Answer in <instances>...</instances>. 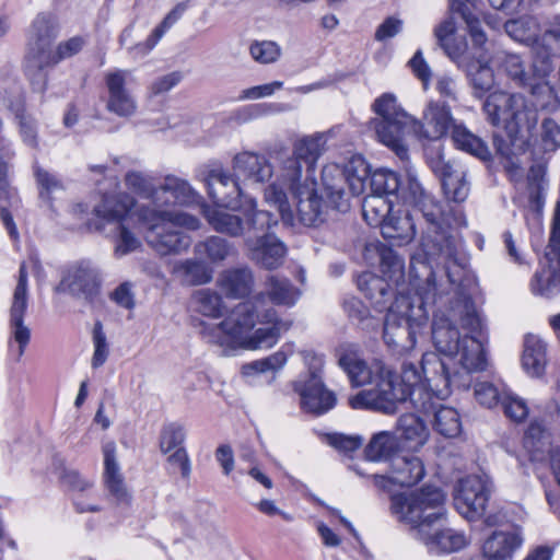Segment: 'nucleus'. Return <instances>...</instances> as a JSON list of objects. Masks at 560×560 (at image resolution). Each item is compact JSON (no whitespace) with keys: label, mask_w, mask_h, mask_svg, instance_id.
<instances>
[{"label":"nucleus","mask_w":560,"mask_h":560,"mask_svg":"<svg viewBox=\"0 0 560 560\" xmlns=\"http://www.w3.org/2000/svg\"><path fill=\"white\" fill-rule=\"evenodd\" d=\"M476 0H450V9L465 21L474 44L482 47L487 43V36L481 28L480 20L471 12Z\"/></svg>","instance_id":"45"},{"label":"nucleus","mask_w":560,"mask_h":560,"mask_svg":"<svg viewBox=\"0 0 560 560\" xmlns=\"http://www.w3.org/2000/svg\"><path fill=\"white\" fill-rule=\"evenodd\" d=\"M137 219L145 228L144 238L158 254H179L189 248L191 238L177 228L197 230L199 220L182 211H161L150 207L137 209Z\"/></svg>","instance_id":"9"},{"label":"nucleus","mask_w":560,"mask_h":560,"mask_svg":"<svg viewBox=\"0 0 560 560\" xmlns=\"http://www.w3.org/2000/svg\"><path fill=\"white\" fill-rule=\"evenodd\" d=\"M425 470L422 460L413 455H396L390 460L388 477L374 475L376 486L385 487V481L401 487H412L424 477Z\"/></svg>","instance_id":"25"},{"label":"nucleus","mask_w":560,"mask_h":560,"mask_svg":"<svg viewBox=\"0 0 560 560\" xmlns=\"http://www.w3.org/2000/svg\"><path fill=\"white\" fill-rule=\"evenodd\" d=\"M375 249L380 256V266L383 278L398 289L400 282L405 278L404 259L398 256L394 249L384 244L376 245Z\"/></svg>","instance_id":"43"},{"label":"nucleus","mask_w":560,"mask_h":560,"mask_svg":"<svg viewBox=\"0 0 560 560\" xmlns=\"http://www.w3.org/2000/svg\"><path fill=\"white\" fill-rule=\"evenodd\" d=\"M207 186L213 201L233 211H241L244 218L218 209L206 211L209 224L219 233L231 237H246L278 223L277 218L266 210H258L254 198L245 195L233 176L222 167H213L207 176Z\"/></svg>","instance_id":"5"},{"label":"nucleus","mask_w":560,"mask_h":560,"mask_svg":"<svg viewBox=\"0 0 560 560\" xmlns=\"http://www.w3.org/2000/svg\"><path fill=\"white\" fill-rule=\"evenodd\" d=\"M432 341L440 353L458 358L460 370L451 372V376L458 372L463 380H470V373L486 370L487 353L482 341L468 335L462 337L453 318L441 308L433 314Z\"/></svg>","instance_id":"10"},{"label":"nucleus","mask_w":560,"mask_h":560,"mask_svg":"<svg viewBox=\"0 0 560 560\" xmlns=\"http://www.w3.org/2000/svg\"><path fill=\"white\" fill-rule=\"evenodd\" d=\"M433 173L440 178L445 197L454 202H463L470 192L467 171L462 166L446 161L442 155L429 161Z\"/></svg>","instance_id":"21"},{"label":"nucleus","mask_w":560,"mask_h":560,"mask_svg":"<svg viewBox=\"0 0 560 560\" xmlns=\"http://www.w3.org/2000/svg\"><path fill=\"white\" fill-rule=\"evenodd\" d=\"M338 363L347 373L354 386L372 385L349 398L353 409H368L385 415H394L401 404L408 400L417 408L431 407L430 395L419 386L421 381L420 364L405 360L401 364V375L383 361L375 360L368 365L359 357L353 346L340 349Z\"/></svg>","instance_id":"2"},{"label":"nucleus","mask_w":560,"mask_h":560,"mask_svg":"<svg viewBox=\"0 0 560 560\" xmlns=\"http://www.w3.org/2000/svg\"><path fill=\"white\" fill-rule=\"evenodd\" d=\"M445 494L427 487L417 492L397 493L390 498V511L399 522L410 525L415 539L432 555L457 552L469 544L465 533L442 525Z\"/></svg>","instance_id":"3"},{"label":"nucleus","mask_w":560,"mask_h":560,"mask_svg":"<svg viewBox=\"0 0 560 560\" xmlns=\"http://www.w3.org/2000/svg\"><path fill=\"white\" fill-rule=\"evenodd\" d=\"M522 541L516 530L494 532L483 544V556L488 560H509Z\"/></svg>","instance_id":"35"},{"label":"nucleus","mask_w":560,"mask_h":560,"mask_svg":"<svg viewBox=\"0 0 560 560\" xmlns=\"http://www.w3.org/2000/svg\"><path fill=\"white\" fill-rule=\"evenodd\" d=\"M254 273L248 267L226 269L218 278V287L230 299L248 296L254 289Z\"/></svg>","instance_id":"30"},{"label":"nucleus","mask_w":560,"mask_h":560,"mask_svg":"<svg viewBox=\"0 0 560 560\" xmlns=\"http://www.w3.org/2000/svg\"><path fill=\"white\" fill-rule=\"evenodd\" d=\"M27 272L24 264H22L19 271L18 283L13 292L9 320L11 339L18 343L15 350L10 346L16 360L23 355L31 339V330L26 325H24V315L27 308Z\"/></svg>","instance_id":"18"},{"label":"nucleus","mask_w":560,"mask_h":560,"mask_svg":"<svg viewBox=\"0 0 560 560\" xmlns=\"http://www.w3.org/2000/svg\"><path fill=\"white\" fill-rule=\"evenodd\" d=\"M188 8L187 2L177 3L174 9L166 14L163 21L152 31L148 48H154L167 30L175 24Z\"/></svg>","instance_id":"61"},{"label":"nucleus","mask_w":560,"mask_h":560,"mask_svg":"<svg viewBox=\"0 0 560 560\" xmlns=\"http://www.w3.org/2000/svg\"><path fill=\"white\" fill-rule=\"evenodd\" d=\"M372 108L376 114L373 120L409 119V115L398 103L396 95L384 93L377 97ZM400 122V120H398Z\"/></svg>","instance_id":"53"},{"label":"nucleus","mask_w":560,"mask_h":560,"mask_svg":"<svg viewBox=\"0 0 560 560\" xmlns=\"http://www.w3.org/2000/svg\"><path fill=\"white\" fill-rule=\"evenodd\" d=\"M397 430L404 440L413 443V446H422L429 436V431L421 420L415 413H406L399 417Z\"/></svg>","instance_id":"49"},{"label":"nucleus","mask_w":560,"mask_h":560,"mask_svg":"<svg viewBox=\"0 0 560 560\" xmlns=\"http://www.w3.org/2000/svg\"><path fill=\"white\" fill-rule=\"evenodd\" d=\"M131 71L115 69L105 73L104 81L108 97L106 109L118 117L129 118L137 113L138 104L135 96L127 89Z\"/></svg>","instance_id":"20"},{"label":"nucleus","mask_w":560,"mask_h":560,"mask_svg":"<svg viewBox=\"0 0 560 560\" xmlns=\"http://www.w3.org/2000/svg\"><path fill=\"white\" fill-rule=\"evenodd\" d=\"M492 492V481L486 475H469L462 478L455 489L454 505L466 518L483 515Z\"/></svg>","instance_id":"16"},{"label":"nucleus","mask_w":560,"mask_h":560,"mask_svg":"<svg viewBox=\"0 0 560 560\" xmlns=\"http://www.w3.org/2000/svg\"><path fill=\"white\" fill-rule=\"evenodd\" d=\"M8 164L0 156V219L11 238L16 240L19 232L13 220V214L21 208V200L16 190L8 180Z\"/></svg>","instance_id":"28"},{"label":"nucleus","mask_w":560,"mask_h":560,"mask_svg":"<svg viewBox=\"0 0 560 560\" xmlns=\"http://www.w3.org/2000/svg\"><path fill=\"white\" fill-rule=\"evenodd\" d=\"M325 137L320 133L304 137L295 142L293 154L283 160L280 175L277 179H290V175L287 173V166L290 161L295 160L299 165V173L301 178L311 173L315 176V163L322 155L325 149Z\"/></svg>","instance_id":"23"},{"label":"nucleus","mask_w":560,"mask_h":560,"mask_svg":"<svg viewBox=\"0 0 560 560\" xmlns=\"http://www.w3.org/2000/svg\"><path fill=\"white\" fill-rule=\"evenodd\" d=\"M455 120L451 108L442 101H430L422 113V118H415V132L428 140H439L453 128Z\"/></svg>","instance_id":"22"},{"label":"nucleus","mask_w":560,"mask_h":560,"mask_svg":"<svg viewBox=\"0 0 560 560\" xmlns=\"http://www.w3.org/2000/svg\"><path fill=\"white\" fill-rule=\"evenodd\" d=\"M271 228L247 236L245 245L249 259L268 270L280 267L287 254L285 245L270 232Z\"/></svg>","instance_id":"19"},{"label":"nucleus","mask_w":560,"mask_h":560,"mask_svg":"<svg viewBox=\"0 0 560 560\" xmlns=\"http://www.w3.org/2000/svg\"><path fill=\"white\" fill-rule=\"evenodd\" d=\"M421 381L419 386L423 387L430 395L431 407L428 409L417 408L409 400L412 408L424 413H433L434 430L445 438H456L462 432V421L458 411L448 406L438 405L436 399L447 398L453 387L468 388L470 380H463L457 372L451 376V368L446 361L434 352H427L420 361Z\"/></svg>","instance_id":"7"},{"label":"nucleus","mask_w":560,"mask_h":560,"mask_svg":"<svg viewBox=\"0 0 560 560\" xmlns=\"http://www.w3.org/2000/svg\"><path fill=\"white\" fill-rule=\"evenodd\" d=\"M399 442L396 435L389 431H381L374 434L365 447V458L370 462L392 460L396 456Z\"/></svg>","instance_id":"40"},{"label":"nucleus","mask_w":560,"mask_h":560,"mask_svg":"<svg viewBox=\"0 0 560 560\" xmlns=\"http://www.w3.org/2000/svg\"><path fill=\"white\" fill-rule=\"evenodd\" d=\"M104 456L103 483L108 485L118 480H124L119 464L116 458V444L113 441L106 442L102 447Z\"/></svg>","instance_id":"58"},{"label":"nucleus","mask_w":560,"mask_h":560,"mask_svg":"<svg viewBox=\"0 0 560 560\" xmlns=\"http://www.w3.org/2000/svg\"><path fill=\"white\" fill-rule=\"evenodd\" d=\"M258 324L268 326L259 327L255 331L252 330L238 349L256 350L271 348L277 343L280 334L290 328V323L279 319L277 314L275 320L259 322Z\"/></svg>","instance_id":"33"},{"label":"nucleus","mask_w":560,"mask_h":560,"mask_svg":"<svg viewBox=\"0 0 560 560\" xmlns=\"http://www.w3.org/2000/svg\"><path fill=\"white\" fill-rule=\"evenodd\" d=\"M35 176L39 187V196L43 199L49 200L55 192L63 189L62 182L48 171L36 167Z\"/></svg>","instance_id":"64"},{"label":"nucleus","mask_w":560,"mask_h":560,"mask_svg":"<svg viewBox=\"0 0 560 560\" xmlns=\"http://www.w3.org/2000/svg\"><path fill=\"white\" fill-rule=\"evenodd\" d=\"M185 440V431L183 427L172 423L166 425L161 432L160 448L166 454L182 447Z\"/></svg>","instance_id":"63"},{"label":"nucleus","mask_w":560,"mask_h":560,"mask_svg":"<svg viewBox=\"0 0 560 560\" xmlns=\"http://www.w3.org/2000/svg\"><path fill=\"white\" fill-rule=\"evenodd\" d=\"M413 258L410 267V284L415 294L398 291L395 301L388 307L384 320L383 339L387 347L398 353L412 350L417 335L427 324L429 307L442 303L447 293L442 283L436 282V271L428 275L420 272Z\"/></svg>","instance_id":"4"},{"label":"nucleus","mask_w":560,"mask_h":560,"mask_svg":"<svg viewBox=\"0 0 560 560\" xmlns=\"http://www.w3.org/2000/svg\"><path fill=\"white\" fill-rule=\"evenodd\" d=\"M249 54L256 62L268 65L280 58L281 48L272 40H256L250 44Z\"/></svg>","instance_id":"59"},{"label":"nucleus","mask_w":560,"mask_h":560,"mask_svg":"<svg viewBox=\"0 0 560 560\" xmlns=\"http://www.w3.org/2000/svg\"><path fill=\"white\" fill-rule=\"evenodd\" d=\"M301 292L292 282L278 275H270L265 280L264 291L255 295V300L261 305L267 298L275 305L293 306L299 300Z\"/></svg>","instance_id":"31"},{"label":"nucleus","mask_w":560,"mask_h":560,"mask_svg":"<svg viewBox=\"0 0 560 560\" xmlns=\"http://www.w3.org/2000/svg\"><path fill=\"white\" fill-rule=\"evenodd\" d=\"M58 32L56 16L47 12L37 14L30 27L25 72L36 92H44L46 89L47 75L44 69L49 59L50 45Z\"/></svg>","instance_id":"14"},{"label":"nucleus","mask_w":560,"mask_h":560,"mask_svg":"<svg viewBox=\"0 0 560 560\" xmlns=\"http://www.w3.org/2000/svg\"><path fill=\"white\" fill-rule=\"evenodd\" d=\"M547 364L546 343L535 335H527L524 341L522 365L527 374L539 377Z\"/></svg>","instance_id":"37"},{"label":"nucleus","mask_w":560,"mask_h":560,"mask_svg":"<svg viewBox=\"0 0 560 560\" xmlns=\"http://www.w3.org/2000/svg\"><path fill=\"white\" fill-rule=\"evenodd\" d=\"M125 184L135 194L152 200L155 207H160V203L163 201L162 197L158 195L159 186H155L150 176L141 172H128L125 176Z\"/></svg>","instance_id":"51"},{"label":"nucleus","mask_w":560,"mask_h":560,"mask_svg":"<svg viewBox=\"0 0 560 560\" xmlns=\"http://www.w3.org/2000/svg\"><path fill=\"white\" fill-rule=\"evenodd\" d=\"M380 228L384 238L394 241L398 245L410 242L416 235L411 219L408 215H396L395 212Z\"/></svg>","instance_id":"46"},{"label":"nucleus","mask_w":560,"mask_h":560,"mask_svg":"<svg viewBox=\"0 0 560 560\" xmlns=\"http://www.w3.org/2000/svg\"><path fill=\"white\" fill-rule=\"evenodd\" d=\"M135 206V200L127 194H115L105 196L102 202L94 208V213L107 222H129L137 211L130 213L131 208Z\"/></svg>","instance_id":"32"},{"label":"nucleus","mask_w":560,"mask_h":560,"mask_svg":"<svg viewBox=\"0 0 560 560\" xmlns=\"http://www.w3.org/2000/svg\"><path fill=\"white\" fill-rule=\"evenodd\" d=\"M517 141L530 145L539 158L551 156L560 149V124L551 117H545L537 129L535 126L530 133Z\"/></svg>","instance_id":"27"},{"label":"nucleus","mask_w":560,"mask_h":560,"mask_svg":"<svg viewBox=\"0 0 560 560\" xmlns=\"http://www.w3.org/2000/svg\"><path fill=\"white\" fill-rule=\"evenodd\" d=\"M525 89L529 90L536 108L553 112L559 107V97L546 79L533 78Z\"/></svg>","instance_id":"50"},{"label":"nucleus","mask_w":560,"mask_h":560,"mask_svg":"<svg viewBox=\"0 0 560 560\" xmlns=\"http://www.w3.org/2000/svg\"><path fill=\"white\" fill-rule=\"evenodd\" d=\"M175 272L179 273L183 281L190 285L208 283L211 273L206 266L194 259H186L175 266Z\"/></svg>","instance_id":"56"},{"label":"nucleus","mask_w":560,"mask_h":560,"mask_svg":"<svg viewBox=\"0 0 560 560\" xmlns=\"http://www.w3.org/2000/svg\"><path fill=\"white\" fill-rule=\"evenodd\" d=\"M446 312L455 324L457 322L460 323L462 327L467 331L466 335H468V337H477V339L481 340L482 349L486 351V345H488L489 341L487 327L471 299L467 296L458 298Z\"/></svg>","instance_id":"26"},{"label":"nucleus","mask_w":560,"mask_h":560,"mask_svg":"<svg viewBox=\"0 0 560 560\" xmlns=\"http://www.w3.org/2000/svg\"><path fill=\"white\" fill-rule=\"evenodd\" d=\"M392 120H372L371 127L374 129L380 142L388 147L401 160L407 159L408 148L405 141L406 135L415 131V117L409 119Z\"/></svg>","instance_id":"24"},{"label":"nucleus","mask_w":560,"mask_h":560,"mask_svg":"<svg viewBox=\"0 0 560 560\" xmlns=\"http://www.w3.org/2000/svg\"><path fill=\"white\" fill-rule=\"evenodd\" d=\"M158 195L162 197L161 206L189 205L195 201L196 194L187 180L168 175L158 188Z\"/></svg>","instance_id":"36"},{"label":"nucleus","mask_w":560,"mask_h":560,"mask_svg":"<svg viewBox=\"0 0 560 560\" xmlns=\"http://www.w3.org/2000/svg\"><path fill=\"white\" fill-rule=\"evenodd\" d=\"M533 62H532V78L546 79L555 67V58L560 54V50L536 39L532 44Z\"/></svg>","instance_id":"42"},{"label":"nucleus","mask_w":560,"mask_h":560,"mask_svg":"<svg viewBox=\"0 0 560 560\" xmlns=\"http://www.w3.org/2000/svg\"><path fill=\"white\" fill-rule=\"evenodd\" d=\"M402 200L413 206L425 224L421 253L411 257L410 266L413 258H418L415 261L416 267L425 275L429 270L434 271L433 266H442L448 285L460 284L467 271L468 257L463 249V241L454 229L466 226L464 214L460 211L454 212L448 205H443L412 176L406 179Z\"/></svg>","instance_id":"1"},{"label":"nucleus","mask_w":560,"mask_h":560,"mask_svg":"<svg viewBox=\"0 0 560 560\" xmlns=\"http://www.w3.org/2000/svg\"><path fill=\"white\" fill-rule=\"evenodd\" d=\"M463 68L477 95L480 96L491 90L494 84V74L487 60L477 59L466 63Z\"/></svg>","instance_id":"48"},{"label":"nucleus","mask_w":560,"mask_h":560,"mask_svg":"<svg viewBox=\"0 0 560 560\" xmlns=\"http://www.w3.org/2000/svg\"><path fill=\"white\" fill-rule=\"evenodd\" d=\"M276 319V310L260 305L255 298L235 305L219 324L200 322L199 334L209 343L236 350L259 322Z\"/></svg>","instance_id":"12"},{"label":"nucleus","mask_w":560,"mask_h":560,"mask_svg":"<svg viewBox=\"0 0 560 560\" xmlns=\"http://www.w3.org/2000/svg\"><path fill=\"white\" fill-rule=\"evenodd\" d=\"M524 447L533 460H541L546 453L550 454V433L538 422H532L524 435Z\"/></svg>","instance_id":"44"},{"label":"nucleus","mask_w":560,"mask_h":560,"mask_svg":"<svg viewBox=\"0 0 560 560\" xmlns=\"http://www.w3.org/2000/svg\"><path fill=\"white\" fill-rule=\"evenodd\" d=\"M504 30L510 37L518 42L534 44L536 39H539L537 37L538 22L529 15L506 21Z\"/></svg>","instance_id":"52"},{"label":"nucleus","mask_w":560,"mask_h":560,"mask_svg":"<svg viewBox=\"0 0 560 560\" xmlns=\"http://www.w3.org/2000/svg\"><path fill=\"white\" fill-rule=\"evenodd\" d=\"M483 112L491 125L505 130L512 144L530 133L538 121L537 109L528 106L521 94L491 93L483 103Z\"/></svg>","instance_id":"13"},{"label":"nucleus","mask_w":560,"mask_h":560,"mask_svg":"<svg viewBox=\"0 0 560 560\" xmlns=\"http://www.w3.org/2000/svg\"><path fill=\"white\" fill-rule=\"evenodd\" d=\"M233 170L245 179L257 184L268 182L273 174V167L265 155L249 151L237 153L233 158Z\"/></svg>","instance_id":"29"},{"label":"nucleus","mask_w":560,"mask_h":560,"mask_svg":"<svg viewBox=\"0 0 560 560\" xmlns=\"http://www.w3.org/2000/svg\"><path fill=\"white\" fill-rule=\"evenodd\" d=\"M84 44L85 39L81 36H74L59 43L55 51L50 50L49 59L47 60V67L56 65L63 59L77 55L79 51H81Z\"/></svg>","instance_id":"60"},{"label":"nucleus","mask_w":560,"mask_h":560,"mask_svg":"<svg viewBox=\"0 0 560 560\" xmlns=\"http://www.w3.org/2000/svg\"><path fill=\"white\" fill-rule=\"evenodd\" d=\"M357 284L365 298L380 311L385 307L394 294L390 282L370 271L359 275Z\"/></svg>","instance_id":"34"},{"label":"nucleus","mask_w":560,"mask_h":560,"mask_svg":"<svg viewBox=\"0 0 560 560\" xmlns=\"http://www.w3.org/2000/svg\"><path fill=\"white\" fill-rule=\"evenodd\" d=\"M547 266L538 269L532 280L530 290L535 295L550 298L559 292V279L555 258L550 254H546Z\"/></svg>","instance_id":"38"},{"label":"nucleus","mask_w":560,"mask_h":560,"mask_svg":"<svg viewBox=\"0 0 560 560\" xmlns=\"http://www.w3.org/2000/svg\"><path fill=\"white\" fill-rule=\"evenodd\" d=\"M101 285L98 268L89 260H81L67 268L58 290L75 299L92 302L100 294Z\"/></svg>","instance_id":"17"},{"label":"nucleus","mask_w":560,"mask_h":560,"mask_svg":"<svg viewBox=\"0 0 560 560\" xmlns=\"http://www.w3.org/2000/svg\"><path fill=\"white\" fill-rule=\"evenodd\" d=\"M501 405L506 417L515 422H521L528 415V407L524 399L512 393H504Z\"/></svg>","instance_id":"62"},{"label":"nucleus","mask_w":560,"mask_h":560,"mask_svg":"<svg viewBox=\"0 0 560 560\" xmlns=\"http://www.w3.org/2000/svg\"><path fill=\"white\" fill-rule=\"evenodd\" d=\"M276 319V310L260 305L255 298L235 305L219 324L200 322L199 334L209 343L236 350L259 322Z\"/></svg>","instance_id":"11"},{"label":"nucleus","mask_w":560,"mask_h":560,"mask_svg":"<svg viewBox=\"0 0 560 560\" xmlns=\"http://www.w3.org/2000/svg\"><path fill=\"white\" fill-rule=\"evenodd\" d=\"M304 362L308 369L307 378L295 381L294 390L300 395L303 410L316 416L324 415L332 409L337 402L336 395L327 389L322 381L324 357L306 352Z\"/></svg>","instance_id":"15"},{"label":"nucleus","mask_w":560,"mask_h":560,"mask_svg":"<svg viewBox=\"0 0 560 560\" xmlns=\"http://www.w3.org/2000/svg\"><path fill=\"white\" fill-rule=\"evenodd\" d=\"M495 59L515 85L526 88L529 81L533 80L520 55L502 51L498 54Z\"/></svg>","instance_id":"47"},{"label":"nucleus","mask_w":560,"mask_h":560,"mask_svg":"<svg viewBox=\"0 0 560 560\" xmlns=\"http://www.w3.org/2000/svg\"><path fill=\"white\" fill-rule=\"evenodd\" d=\"M141 247V241L129 229L128 222H120L117 225L114 254L116 257L126 256Z\"/></svg>","instance_id":"57"},{"label":"nucleus","mask_w":560,"mask_h":560,"mask_svg":"<svg viewBox=\"0 0 560 560\" xmlns=\"http://www.w3.org/2000/svg\"><path fill=\"white\" fill-rule=\"evenodd\" d=\"M287 170L290 179H277L265 189V200L278 208L282 220L292 224L293 212L289 206L283 185L290 190L296 207L299 221L305 226H318L325 221L326 205L317 194V183L311 173L301 178L295 160L289 162Z\"/></svg>","instance_id":"8"},{"label":"nucleus","mask_w":560,"mask_h":560,"mask_svg":"<svg viewBox=\"0 0 560 560\" xmlns=\"http://www.w3.org/2000/svg\"><path fill=\"white\" fill-rule=\"evenodd\" d=\"M370 178L371 194L388 198L402 199V185L398 175L389 170H377L370 174L369 164L361 155H354L343 167L337 164L327 165L322 171L324 190L330 206L346 212L350 208L349 195L359 196L364 192L366 179Z\"/></svg>","instance_id":"6"},{"label":"nucleus","mask_w":560,"mask_h":560,"mask_svg":"<svg viewBox=\"0 0 560 560\" xmlns=\"http://www.w3.org/2000/svg\"><path fill=\"white\" fill-rule=\"evenodd\" d=\"M364 220L371 226H381L394 211L392 198L381 195H368L362 203Z\"/></svg>","instance_id":"41"},{"label":"nucleus","mask_w":560,"mask_h":560,"mask_svg":"<svg viewBox=\"0 0 560 560\" xmlns=\"http://www.w3.org/2000/svg\"><path fill=\"white\" fill-rule=\"evenodd\" d=\"M451 136L456 148L482 161L490 160L491 152L486 142L470 132L464 125L455 122L451 129Z\"/></svg>","instance_id":"39"},{"label":"nucleus","mask_w":560,"mask_h":560,"mask_svg":"<svg viewBox=\"0 0 560 560\" xmlns=\"http://www.w3.org/2000/svg\"><path fill=\"white\" fill-rule=\"evenodd\" d=\"M192 302L197 312L213 318L220 317L224 308L222 296L210 289L196 291Z\"/></svg>","instance_id":"54"},{"label":"nucleus","mask_w":560,"mask_h":560,"mask_svg":"<svg viewBox=\"0 0 560 560\" xmlns=\"http://www.w3.org/2000/svg\"><path fill=\"white\" fill-rule=\"evenodd\" d=\"M232 252V244L220 236H210L195 246V253L200 256L205 255L211 262L226 259Z\"/></svg>","instance_id":"55"}]
</instances>
